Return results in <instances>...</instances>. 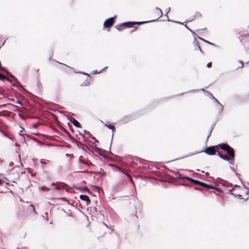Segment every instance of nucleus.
Returning a JSON list of instances; mask_svg holds the SVG:
<instances>
[{"label":"nucleus","mask_w":249,"mask_h":249,"mask_svg":"<svg viewBox=\"0 0 249 249\" xmlns=\"http://www.w3.org/2000/svg\"><path fill=\"white\" fill-rule=\"evenodd\" d=\"M148 22V21H146V22H124V23H123L121 24L120 25H118L117 26V29L119 31H122L125 28H129V27H133L134 25H136V24L140 25V24H142L143 23H146V22Z\"/></svg>","instance_id":"1"},{"label":"nucleus","mask_w":249,"mask_h":249,"mask_svg":"<svg viewBox=\"0 0 249 249\" xmlns=\"http://www.w3.org/2000/svg\"><path fill=\"white\" fill-rule=\"evenodd\" d=\"M116 16H115L114 17L109 18L105 20L104 23V26L105 28H110L111 27L115 22V19Z\"/></svg>","instance_id":"2"},{"label":"nucleus","mask_w":249,"mask_h":249,"mask_svg":"<svg viewBox=\"0 0 249 249\" xmlns=\"http://www.w3.org/2000/svg\"><path fill=\"white\" fill-rule=\"evenodd\" d=\"M176 175L177 176V175H178V178H180V179H182V178H185L188 180H189L190 182H191L192 183H194V184H197V185H199V183L200 181H198V180H195L194 179H193L192 178H190L188 177H182L180 174H179V173H177L176 174Z\"/></svg>","instance_id":"3"},{"label":"nucleus","mask_w":249,"mask_h":249,"mask_svg":"<svg viewBox=\"0 0 249 249\" xmlns=\"http://www.w3.org/2000/svg\"><path fill=\"white\" fill-rule=\"evenodd\" d=\"M205 152L209 155H214L216 150L213 147H209L206 149Z\"/></svg>","instance_id":"4"},{"label":"nucleus","mask_w":249,"mask_h":249,"mask_svg":"<svg viewBox=\"0 0 249 249\" xmlns=\"http://www.w3.org/2000/svg\"><path fill=\"white\" fill-rule=\"evenodd\" d=\"M104 125L107 126L108 128L111 129L112 132V138H113L114 133L115 131V127L114 125L110 124L108 122H106L104 124Z\"/></svg>","instance_id":"5"},{"label":"nucleus","mask_w":249,"mask_h":249,"mask_svg":"<svg viewBox=\"0 0 249 249\" xmlns=\"http://www.w3.org/2000/svg\"><path fill=\"white\" fill-rule=\"evenodd\" d=\"M227 151L230 159L232 160H233L234 158V153L233 149L230 147V148H229Z\"/></svg>","instance_id":"6"},{"label":"nucleus","mask_w":249,"mask_h":249,"mask_svg":"<svg viewBox=\"0 0 249 249\" xmlns=\"http://www.w3.org/2000/svg\"><path fill=\"white\" fill-rule=\"evenodd\" d=\"M199 185L206 188L208 190L211 189H216L215 187L212 185H209L204 182H200Z\"/></svg>","instance_id":"7"},{"label":"nucleus","mask_w":249,"mask_h":249,"mask_svg":"<svg viewBox=\"0 0 249 249\" xmlns=\"http://www.w3.org/2000/svg\"><path fill=\"white\" fill-rule=\"evenodd\" d=\"M9 80H6L8 81H9L11 85L13 86L17 87L19 83L17 80V79L15 77V78L10 79L7 78Z\"/></svg>","instance_id":"8"},{"label":"nucleus","mask_w":249,"mask_h":249,"mask_svg":"<svg viewBox=\"0 0 249 249\" xmlns=\"http://www.w3.org/2000/svg\"><path fill=\"white\" fill-rule=\"evenodd\" d=\"M79 198L82 200L86 201L87 205H88L90 202V200L89 196L86 195H81L79 196Z\"/></svg>","instance_id":"9"},{"label":"nucleus","mask_w":249,"mask_h":249,"mask_svg":"<svg viewBox=\"0 0 249 249\" xmlns=\"http://www.w3.org/2000/svg\"><path fill=\"white\" fill-rule=\"evenodd\" d=\"M117 169H118V170L119 171H120L121 172H122L123 174H124L128 178V180L132 182V183L133 184V186H135V184H134V182L133 181V180L131 177V176L128 175V174L124 172L121 168H119V167H117Z\"/></svg>","instance_id":"10"},{"label":"nucleus","mask_w":249,"mask_h":249,"mask_svg":"<svg viewBox=\"0 0 249 249\" xmlns=\"http://www.w3.org/2000/svg\"><path fill=\"white\" fill-rule=\"evenodd\" d=\"M70 121L72 123V124L77 127H80L81 124H80L74 118H71L70 120Z\"/></svg>","instance_id":"11"},{"label":"nucleus","mask_w":249,"mask_h":249,"mask_svg":"<svg viewBox=\"0 0 249 249\" xmlns=\"http://www.w3.org/2000/svg\"><path fill=\"white\" fill-rule=\"evenodd\" d=\"M220 148L224 151H227L229 148H230V146L226 143H222L219 145Z\"/></svg>","instance_id":"12"},{"label":"nucleus","mask_w":249,"mask_h":249,"mask_svg":"<svg viewBox=\"0 0 249 249\" xmlns=\"http://www.w3.org/2000/svg\"><path fill=\"white\" fill-rule=\"evenodd\" d=\"M194 44L195 46V50H199L201 53H202V51L199 46V43L197 41H194Z\"/></svg>","instance_id":"13"},{"label":"nucleus","mask_w":249,"mask_h":249,"mask_svg":"<svg viewBox=\"0 0 249 249\" xmlns=\"http://www.w3.org/2000/svg\"><path fill=\"white\" fill-rule=\"evenodd\" d=\"M156 9V10L157 11L156 14H157V16L158 17V18H161L162 16V12L161 10L158 7H157Z\"/></svg>","instance_id":"14"},{"label":"nucleus","mask_w":249,"mask_h":249,"mask_svg":"<svg viewBox=\"0 0 249 249\" xmlns=\"http://www.w3.org/2000/svg\"><path fill=\"white\" fill-rule=\"evenodd\" d=\"M217 107L219 113H221L223 110V106L220 103H218V106Z\"/></svg>","instance_id":"15"},{"label":"nucleus","mask_w":249,"mask_h":249,"mask_svg":"<svg viewBox=\"0 0 249 249\" xmlns=\"http://www.w3.org/2000/svg\"><path fill=\"white\" fill-rule=\"evenodd\" d=\"M222 159L231 162L232 161L227 155H223Z\"/></svg>","instance_id":"16"},{"label":"nucleus","mask_w":249,"mask_h":249,"mask_svg":"<svg viewBox=\"0 0 249 249\" xmlns=\"http://www.w3.org/2000/svg\"><path fill=\"white\" fill-rule=\"evenodd\" d=\"M4 71L6 72L7 76L9 77L8 78H15V76L13 75H12L10 72H9L8 71L6 70L5 69Z\"/></svg>","instance_id":"17"},{"label":"nucleus","mask_w":249,"mask_h":249,"mask_svg":"<svg viewBox=\"0 0 249 249\" xmlns=\"http://www.w3.org/2000/svg\"><path fill=\"white\" fill-rule=\"evenodd\" d=\"M190 31H191V32L193 34V37H194V41H196V39L197 38H198V37L197 36H197L194 31H193L191 29H189Z\"/></svg>","instance_id":"18"},{"label":"nucleus","mask_w":249,"mask_h":249,"mask_svg":"<svg viewBox=\"0 0 249 249\" xmlns=\"http://www.w3.org/2000/svg\"><path fill=\"white\" fill-rule=\"evenodd\" d=\"M89 84H90V82L89 81V80L87 79L86 80H85V81L82 84V86H89Z\"/></svg>","instance_id":"19"},{"label":"nucleus","mask_w":249,"mask_h":249,"mask_svg":"<svg viewBox=\"0 0 249 249\" xmlns=\"http://www.w3.org/2000/svg\"><path fill=\"white\" fill-rule=\"evenodd\" d=\"M0 80L4 81V80H9L6 76L0 73Z\"/></svg>","instance_id":"20"},{"label":"nucleus","mask_w":249,"mask_h":249,"mask_svg":"<svg viewBox=\"0 0 249 249\" xmlns=\"http://www.w3.org/2000/svg\"><path fill=\"white\" fill-rule=\"evenodd\" d=\"M214 125V124H213V125H212L211 128V129L210 130V131L208 133V135L207 136V140H208L209 138L210 137V136H211V133H212V130L213 129V126Z\"/></svg>","instance_id":"21"},{"label":"nucleus","mask_w":249,"mask_h":249,"mask_svg":"<svg viewBox=\"0 0 249 249\" xmlns=\"http://www.w3.org/2000/svg\"><path fill=\"white\" fill-rule=\"evenodd\" d=\"M129 121H130V119L129 118H128V117H126L123 118V119H122V121H123V122L124 123H127Z\"/></svg>","instance_id":"22"},{"label":"nucleus","mask_w":249,"mask_h":249,"mask_svg":"<svg viewBox=\"0 0 249 249\" xmlns=\"http://www.w3.org/2000/svg\"><path fill=\"white\" fill-rule=\"evenodd\" d=\"M170 7H168V8H167V9L166 10V16L167 17V20L168 21H169V18L167 16V14L170 12Z\"/></svg>","instance_id":"23"},{"label":"nucleus","mask_w":249,"mask_h":249,"mask_svg":"<svg viewBox=\"0 0 249 249\" xmlns=\"http://www.w3.org/2000/svg\"><path fill=\"white\" fill-rule=\"evenodd\" d=\"M40 189L43 191H49L50 190L49 188H48V187H47L46 186L41 187Z\"/></svg>","instance_id":"24"},{"label":"nucleus","mask_w":249,"mask_h":249,"mask_svg":"<svg viewBox=\"0 0 249 249\" xmlns=\"http://www.w3.org/2000/svg\"><path fill=\"white\" fill-rule=\"evenodd\" d=\"M239 62L240 63V66H240V67H239L238 68H243V67H244V63H243V61H242V60H240V61H239Z\"/></svg>","instance_id":"25"},{"label":"nucleus","mask_w":249,"mask_h":249,"mask_svg":"<svg viewBox=\"0 0 249 249\" xmlns=\"http://www.w3.org/2000/svg\"><path fill=\"white\" fill-rule=\"evenodd\" d=\"M75 72L76 73H83V74H85V75H87L88 76H89V74H88L87 73H86L85 72H82V71H75Z\"/></svg>","instance_id":"26"},{"label":"nucleus","mask_w":249,"mask_h":249,"mask_svg":"<svg viewBox=\"0 0 249 249\" xmlns=\"http://www.w3.org/2000/svg\"><path fill=\"white\" fill-rule=\"evenodd\" d=\"M206 93H207V94H208V95L209 96V97H210L212 99H213V95L211 93H209V92H206Z\"/></svg>","instance_id":"27"},{"label":"nucleus","mask_w":249,"mask_h":249,"mask_svg":"<svg viewBox=\"0 0 249 249\" xmlns=\"http://www.w3.org/2000/svg\"><path fill=\"white\" fill-rule=\"evenodd\" d=\"M3 135L7 138H8L9 139L11 140L12 138L9 136H8L6 133H5L4 132H2Z\"/></svg>","instance_id":"28"},{"label":"nucleus","mask_w":249,"mask_h":249,"mask_svg":"<svg viewBox=\"0 0 249 249\" xmlns=\"http://www.w3.org/2000/svg\"><path fill=\"white\" fill-rule=\"evenodd\" d=\"M101 72V71H98L97 70H94L93 71V73H94V74L99 73Z\"/></svg>","instance_id":"29"},{"label":"nucleus","mask_w":249,"mask_h":249,"mask_svg":"<svg viewBox=\"0 0 249 249\" xmlns=\"http://www.w3.org/2000/svg\"><path fill=\"white\" fill-rule=\"evenodd\" d=\"M213 100H214V102H215L217 104H218L219 101L214 97H213Z\"/></svg>","instance_id":"30"},{"label":"nucleus","mask_w":249,"mask_h":249,"mask_svg":"<svg viewBox=\"0 0 249 249\" xmlns=\"http://www.w3.org/2000/svg\"><path fill=\"white\" fill-rule=\"evenodd\" d=\"M207 67L209 68H211L212 67V63L211 62H209L207 64Z\"/></svg>","instance_id":"31"},{"label":"nucleus","mask_w":249,"mask_h":249,"mask_svg":"<svg viewBox=\"0 0 249 249\" xmlns=\"http://www.w3.org/2000/svg\"><path fill=\"white\" fill-rule=\"evenodd\" d=\"M203 41H204L205 42H206V43H208L209 44H210V45H213V44L207 40H203Z\"/></svg>","instance_id":"32"},{"label":"nucleus","mask_w":249,"mask_h":249,"mask_svg":"<svg viewBox=\"0 0 249 249\" xmlns=\"http://www.w3.org/2000/svg\"><path fill=\"white\" fill-rule=\"evenodd\" d=\"M30 207L32 208V209L33 211H34V212L36 213L35 207H34V205L31 204L30 205Z\"/></svg>","instance_id":"33"},{"label":"nucleus","mask_w":249,"mask_h":249,"mask_svg":"<svg viewBox=\"0 0 249 249\" xmlns=\"http://www.w3.org/2000/svg\"><path fill=\"white\" fill-rule=\"evenodd\" d=\"M196 16L197 17H201V14L199 13H198V12H196Z\"/></svg>","instance_id":"34"},{"label":"nucleus","mask_w":249,"mask_h":249,"mask_svg":"<svg viewBox=\"0 0 249 249\" xmlns=\"http://www.w3.org/2000/svg\"><path fill=\"white\" fill-rule=\"evenodd\" d=\"M79 161H80V162H81V163H82L84 164H87V162H86L84 161V160H81V159H79Z\"/></svg>","instance_id":"35"},{"label":"nucleus","mask_w":249,"mask_h":249,"mask_svg":"<svg viewBox=\"0 0 249 249\" xmlns=\"http://www.w3.org/2000/svg\"><path fill=\"white\" fill-rule=\"evenodd\" d=\"M218 156H219V157L221 159L223 158V157H223V155L219 153V151H218Z\"/></svg>","instance_id":"36"},{"label":"nucleus","mask_w":249,"mask_h":249,"mask_svg":"<svg viewBox=\"0 0 249 249\" xmlns=\"http://www.w3.org/2000/svg\"><path fill=\"white\" fill-rule=\"evenodd\" d=\"M79 172H81V173H88V171L87 170H84V171H79Z\"/></svg>","instance_id":"37"},{"label":"nucleus","mask_w":249,"mask_h":249,"mask_svg":"<svg viewBox=\"0 0 249 249\" xmlns=\"http://www.w3.org/2000/svg\"><path fill=\"white\" fill-rule=\"evenodd\" d=\"M37 125H38V124H34V125H33V127H35V128H36V127L37 126Z\"/></svg>","instance_id":"38"},{"label":"nucleus","mask_w":249,"mask_h":249,"mask_svg":"<svg viewBox=\"0 0 249 249\" xmlns=\"http://www.w3.org/2000/svg\"><path fill=\"white\" fill-rule=\"evenodd\" d=\"M3 181H2L1 179H0V185H1L3 184Z\"/></svg>","instance_id":"39"},{"label":"nucleus","mask_w":249,"mask_h":249,"mask_svg":"<svg viewBox=\"0 0 249 249\" xmlns=\"http://www.w3.org/2000/svg\"><path fill=\"white\" fill-rule=\"evenodd\" d=\"M107 67H105L104 68H103V69L101 71H104V70H105L107 69Z\"/></svg>","instance_id":"40"},{"label":"nucleus","mask_w":249,"mask_h":249,"mask_svg":"<svg viewBox=\"0 0 249 249\" xmlns=\"http://www.w3.org/2000/svg\"><path fill=\"white\" fill-rule=\"evenodd\" d=\"M197 37H198V39H200V40H203H203H204L203 38H201V37H199V36H197Z\"/></svg>","instance_id":"41"},{"label":"nucleus","mask_w":249,"mask_h":249,"mask_svg":"<svg viewBox=\"0 0 249 249\" xmlns=\"http://www.w3.org/2000/svg\"><path fill=\"white\" fill-rule=\"evenodd\" d=\"M15 145L18 147L19 146V145L18 143H16Z\"/></svg>","instance_id":"42"},{"label":"nucleus","mask_w":249,"mask_h":249,"mask_svg":"<svg viewBox=\"0 0 249 249\" xmlns=\"http://www.w3.org/2000/svg\"><path fill=\"white\" fill-rule=\"evenodd\" d=\"M137 29V28L136 27H135L134 29L132 30V31H136Z\"/></svg>","instance_id":"43"},{"label":"nucleus","mask_w":249,"mask_h":249,"mask_svg":"<svg viewBox=\"0 0 249 249\" xmlns=\"http://www.w3.org/2000/svg\"><path fill=\"white\" fill-rule=\"evenodd\" d=\"M205 175H207V176H208L209 175V173L208 172H207L205 173Z\"/></svg>","instance_id":"44"},{"label":"nucleus","mask_w":249,"mask_h":249,"mask_svg":"<svg viewBox=\"0 0 249 249\" xmlns=\"http://www.w3.org/2000/svg\"><path fill=\"white\" fill-rule=\"evenodd\" d=\"M12 182H14V183H16V181H15V180H13Z\"/></svg>","instance_id":"45"},{"label":"nucleus","mask_w":249,"mask_h":249,"mask_svg":"<svg viewBox=\"0 0 249 249\" xmlns=\"http://www.w3.org/2000/svg\"><path fill=\"white\" fill-rule=\"evenodd\" d=\"M156 20H157V19H156V20H152L151 21H156Z\"/></svg>","instance_id":"46"},{"label":"nucleus","mask_w":249,"mask_h":249,"mask_svg":"<svg viewBox=\"0 0 249 249\" xmlns=\"http://www.w3.org/2000/svg\"><path fill=\"white\" fill-rule=\"evenodd\" d=\"M86 164L87 165H90V164H89L88 163H87V164Z\"/></svg>","instance_id":"47"},{"label":"nucleus","mask_w":249,"mask_h":249,"mask_svg":"<svg viewBox=\"0 0 249 249\" xmlns=\"http://www.w3.org/2000/svg\"><path fill=\"white\" fill-rule=\"evenodd\" d=\"M16 174L18 175V174L17 173H16ZM19 178V177H18V178Z\"/></svg>","instance_id":"48"},{"label":"nucleus","mask_w":249,"mask_h":249,"mask_svg":"<svg viewBox=\"0 0 249 249\" xmlns=\"http://www.w3.org/2000/svg\"><path fill=\"white\" fill-rule=\"evenodd\" d=\"M185 27H186V28H187V29H189V28H188V27H187V26H185Z\"/></svg>","instance_id":"49"},{"label":"nucleus","mask_w":249,"mask_h":249,"mask_svg":"<svg viewBox=\"0 0 249 249\" xmlns=\"http://www.w3.org/2000/svg\"><path fill=\"white\" fill-rule=\"evenodd\" d=\"M185 27H186V28H187V29H189V28H188V27H187V26H185Z\"/></svg>","instance_id":"50"},{"label":"nucleus","mask_w":249,"mask_h":249,"mask_svg":"<svg viewBox=\"0 0 249 249\" xmlns=\"http://www.w3.org/2000/svg\"><path fill=\"white\" fill-rule=\"evenodd\" d=\"M185 27H186V28H187V29H189V28H188V27H187V26H185Z\"/></svg>","instance_id":"51"},{"label":"nucleus","mask_w":249,"mask_h":249,"mask_svg":"<svg viewBox=\"0 0 249 249\" xmlns=\"http://www.w3.org/2000/svg\"><path fill=\"white\" fill-rule=\"evenodd\" d=\"M185 27H186V28H187V29H189V28H188V27H187V26H185Z\"/></svg>","instance_id":"52"},{"label":"nucleus","mask_w":249,"mask_h":249,"mask_svg":"<svg viewBox=\"0 0 249 249\" xmlns=\"http://www.w3.org/2000/svg\"><path fill=\"white\" fill-rule=\"evenodd\" d=\"M18 103L19 104H20L19 101H18Z\"/></svg>","instance_id":"53"},{"label":"nucleus","mask_w":249,"mask_h":249,"mask_svg":"<svg viewBox=\"0 0 249 249\" xmlns=\"http://www.w3.org/2000/svg\"><path fill=\"white\" fill-rule=\"evenodd\" d=\"M56 189L58 190L59 189V188L58 187H56Z\"/></svg>","instance_id":"54"},{"label":"nucleus","mask_w":249,"mask_h":249,"mask_svg":"<svg viewBox=\"0 0 249 249\" xmlns=\"http://www.w3.org/2000/svg\"><path fill=\"white\" fill-rule=\"evenodd\" d=\"M52 185H54V183H52Z\"/></svg>","instance_id":"55"},{"label":"nucleus","mask_w":249,"mask_h":249,"mask_svg":"<svg viewBox=\"0 0 249 249\" xmlns=\"http://www.w3.org/2000/svg\"><path fill=\"white\" fill-rule=\"evenodd\" d=\"M45 214L48 215V213H45Z\"/></svg>","instance_id":"56"},{"label":"nucleus","mask_w":249,"mask_h":249,"mask_svg":"<svg viewBox=\"0 0 249 249\" xmlns=\"http://www.w3.org/2000/svg\"><path fill=\"white\" fill-rule=\"evenodd\" d=\"M0 162H1L2 161H1V160H0Z\"/></svg>","instance_id":"57"}]
</instances>
